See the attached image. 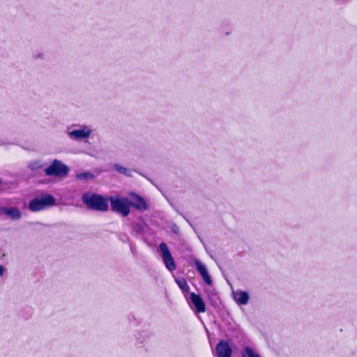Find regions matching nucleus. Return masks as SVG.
<instances>
[{
    "label": "nucleus",
    "instance_id": "10",
    "mask_svg": "<svg viewBox=\"0 0 357 357\" xmlns=\"http://www.w3.org/2000/svg\"><path fill=\"white\" fill-rule=\"evenodd\" d=\"M0 215H5L13 220H18L22 218V212L17 207H0Z\"/></svg>",
    "mask_w": 357,
    "mask_h": 357
},
{
    "label": "nucleus",
    "instance_id": "7",
    "mask_svg": "<svg viewBox=\"0 0 357 357\" xmlns=\"http://www.w3.org/2000/svg\"><path fill=\"white\" fill-rule=\"evenodd\" d=\"M130 195L132 197V199H130V206H132L140 212L145 211L148 209V204L142 197L135 192H131Z\"/></svg>",
    "mask_w": 357,
    "mask_h": 357
},
{
    "label": "nucleus",
    "instance_id": "11",
    "mask_svg": "<svg viewBox=\"0 0 357 357\" xmlns=\"http://www.w3.org/2000/svg\"><path fill=\"white\" fill-rule=\"evenodd\" d=\"M195 265L196 266V268L200 275L202 276V279L204 280L206 284L211 285L212 284V280L211 278L210 275L208 274V270L206 267V266L200 261L199 259L195 260Z\"/></svg>",
    "mask_w": 357,
    "mask_h": 357
},
{
    "label": "nucleus",
    "instance_id": "9",
    "mask_svg": "<svg viewBox=\"0 0 357 357\" xmlns=\"http://www.w3.org/2000/svg\"><path fill=\"white\" fill-rule=\"evenodd\" d=\"M187 300L190 301V303L195 307V312L197 313L204 312L206 311L205 303L199 295L196 294L194 292H191Z\"/></svg>",
    "mask_w": 357,
    "mask_h": 357
},
{
    "label": "nucleus",
    "instance_id": "20",
    "mask_svg": "<svg viewBox=\"0 0 357 357\" xmlns=\"http://www.w3.org/2000/svg\"><path fill=\"white\" fill-rule=\"evenodd\" d=\"M6 271V268L3 266L0 265V276H3Z\"/></svg>",
    "mask_w": 357,
    "mask_h": 357
},
{
    "label": "nucleus",
    "instance_id": "19",
    "mask_svg": "<svg viewBox=\"0 0 357 357\" xmlns=\"http://www.w3.org/2000/svg\"><path fill=\"white\" fill-rule=\"evenodd\" d=\"M43 56H44L43 53L38 52V51H36L32 53V57L34 59H43Z\"/></svg>",
    "mask_w": 357,
    "mask_h": 357
},
{
    "label": "nucleus",
    "instance_id": "13",
    "mask_svg": "<svg viewBox=\"0 0 357 357\" xmlns=\"http://www.w3.org/2000/svg\"><path fill=\"white\" fill-rule=\"evenodd\" d=\"M176 282L181 289L186 299H188L187 295H190V287L184 278H176Z\"/></svg>",
    "mask_w": 357,
    "mask_h": 357
},
{
    "label": "nucleus",
    "instance_id": "5",
    "mask_svg": "<svg viewBox=\"0 0 357 357\" xmlns=\"http://www.w3.org/2000/svg\"><path fill=\"white\" fill-rule=\"evenodd\" d=\"M92 129L86 125L78 126V128L68 132V136L75 141H86L92 134Z\"/></svg>",
    "mask_w": 357,
    "mask_h": 357
},
{
    "label": "nucleus",
    "instance_id": "2",
    "mask_svg": "<svg viewBox=\"0 0 357 357\" xmlns=\"http://www.w3.org/2000/svg\"><path fill=\"white\" fill-rule=\"evenodd\" d=\"M112 210L122 217H127L130 213V199L126 197H110L109 199Z\"/></svg>",
    "mask_w": 357,
    "mask_h": 357
},
{
    "label": "nucleus",
    "instance_id": "15",
    "mask_svg": "<svg viewBox=\"0 0 357 357\" xmlns=\"http://www.w3.org/2000/svg\"><path fill=\"white\" fill-rule=\"evenodd\" d=\"M114 169L118 172L119 174L127 176H132V170L126 167H124L119 164H115L114 165Z\"/></svg>",
    "mask_w": 357,
    "mask_h": 357
},
{
    "label": "nucleus",
    "instance_id": "18",
    "mask_svg": "<svg viewBox=\"0 0 357 357\" xmlns=\"http://www.w3.org/2000/svg\"><path fill=\"white\" fill-rule=\"evenodd\" d=\"M93 177V174L89 172H82L76 175V178L79 180H86L89 178H92Z\"/></svg>",
    "mask_w": 357,
    "mask_h": 357
},
{
    "label": "nucleus",
    "instance_id": "4",
    "mask_svg": "<svg viewBox=\"0 0 357 357\" xmlns=\"http://www.w3.org/2000/svg\"><path fill=\"white\" fill-rule=\"evenodd\" d=\"M55 204V198L50 195H43L40 197H36L29 204L30 211L36 212L44 210Z\"/></svg>",
    "mask_w": 357,
    "mask_h": 357
},
{
    "label": "nucleus",
    "instance_id": "16",
    "mask_svg": "<svg viewBox=\"0 0 357 357\" xmlns=\"http://www.w3.org/2000/svg\"><path fill=\"white\" fill-rule=\"evenodd\" d=\"M242 357H261V356L252 348H251L250 347L246 346V347H245L242 353Z\"/></svg>",
    "mask_w": 357,
    "mask_h": 357
},
{
    "label": "nucleus",
    "instance_id": "3",
    "mask_svg": "<svg viewBox=\"0 0 357 357\" xmlns=\"http://www.w3.org/2000/svg\"><path fill=\"white\" fill-rule=\"evenodd\" d=\"M70 169L61 160L54 159L51 164L44 169L47 176L63 177L66 176Z\"/></svg>",
    "mask_w": 357,
    "mask_h": 357
},
{
    "label": "nucleus",
    "instance_id": "1",
    "mask_svg": "<svg viewBox=\"0 0 357 357\" xmlns=\"http://www.w3.org/2000/svg\"><path fill=\"white\" fill-rule=\"evenodd\" d=\"M82 201L91 210L100 212H105L108 210V202L100 195L86 192L82 195Z\"/></svg>",
    "mask_w": 357,
    "mask_h": 357
},
{
    "label": "nucleus",
    "instance_id": "8",
    "mask_svg": "<svg viewBox=\"0 0 357 357\" xmlns=\"http://www.w3.org/2000/svg\"><path fill=\"white\" fill-rule=\"evenodd\" d=\"M215 354L217 357H231L232 349L227 341L221 340L216 344Z\"/></svg>",
    "mask_w": 357,
    "mask_h": 357
},
{
    "label": "nucleus",
    "instance_id": "6",
    "mask_svg": "<svg viewBox=\"0 0 357 357\" xmlns=\"http://www.w3.org/2000/svg\"><path fill=\"white\" fill-rule=\"evenodd\" d=\"M160 250L162 253V257L165 264L166 268L169 271H173L176 269L175 261L168 249V247L165 243H161L159 245Z\"/></svg>",
    "mask_w": 357,
    "mask_h": 357
},
{
    "label": "nucleus",
    "instance_id": "12",
    "mask_svg": "<svg viewBox=\"0 0 357 357\" xmlns=\"http://www.w3.org/2000/svg\"><path fill=\"white\" fill-rule=\"evenodd\" d=\"M233 297L238 305H246L249 301V294L246 291L237 290L233 291Z\"/></svg>",
    "mask_w": 357,
    "mask_h": 357
},
{
    "label": "nucleus",
    "instance_id": "17",
    "mask_svg": "<svg viewBox=\"0 0 357 357\" xmlns=\"http://www.w3.org/2000/svg\"><path fill=\"white\" fill-rule=\"evenodd\" d=\"M44 165L40 160L31 161L28 165V168L32 171H36L43 168Z\"/></svg>",
    "mask_w": 357,
    "mask_h": 357
},
{
    "label": "nucleus",
    "instance_id": "21",
    "mask_svg": "<svg viewBox=\"0 0 357 357\" xmlns=\"http://www.w3.org/2000/svg\"><path fill=\"white\" fill-rule=\"evenodd\" d=\"M1 183H2V181H1V179L0 178V185L1 184Z\"/></svg>",
    "mask_w": 357,
    "mask_h": 357
},
{
    "label": "nucleus",
    "instance_id": "14",
    "mask_svg": "<svg viewBox=\"0 0 357 357\" xmlns=\"http://www.w3.org/2000/svg\"><path fill=\"white\" fill-rule=\"evenodd\" d=\"M147 225L145 222H134L132 229L136 234L142 235L144 233Z\"/></svg>",
    "mask_w": 357,
    "mask_h": 357
}]
</instances>
